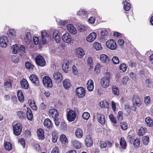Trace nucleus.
<instances>
[{
  "label": "nucleus",
  "mask_w": 153,
  "mask_h": 153,
  "mask_svg": "<svg viewBox=\"0 0 153 153\" xmlns=\"http://www.w3.org/2000/svg\"><path fill=\"white\" fill-rule=\"evenodd\" d=\"M53 79L56 82H60L63 79L62 76L59 72L54 73L53 75Z\"/></svg>",
  "instance_id": "nucleus-15"
},
{
  "label": "nucleus",
  "mask_w": 153,
  "mask_h": 153,
  "mask_svg": "<svg viewBox=\"0 0 153 153\" xmlns=\"http://www.w3.org/2000/svg\"><path fill=\"white\" fill-rule=\"evenodd\" d=\"M30 105L33 110H36L37 109V106L33 101V102H31L30 103Z\"/></svg>",
  "instance_id": "nucleus-59"
},
{
  "label": "nucleus",
  "mask_w": 153,
  "mask_h": 153,
  "mask_svg": "<svg viewBox=\"0 0 153 153\" xmlns=\"http://www.w3.org/2000/svg\"><path fill=\"white\" fill-rule=\"evenodd\" d=\"M94 47L97 50H100L102 48L101 44L98 42H96L94 43Z\"/></svg>",
  "instance_id": "nucleus-50"
},
{
  "label": "nucleus",
  "mask_w": 153,
  "mask_h": 153,
  "mask_svg": "<svg viewBox=\"0 0 153 153\" xmlns=\"http://www.w3.org/2000/svg\"><path fill=\"white\" fill-rule=\"evenodd\" d=\"M60 140L61 143L64 145L68 143L67 138L64 134H62L60 135Z\"/></svg>",
  "instance_id": "nucleus-37"
},
{
  "label": "nucleus",
  "mask_w": 153,
  "mask_h": 153,
  "mask_svg": "<svg viewBox=\"0 0 153 153\" xmlns=\"http://www.w3.org/2000/svg\"><path fill=\"white\" fill-rule=\"evenodd\" d=\"M5 149L8 151H10L12 149V145L8 142H5L4 143Z\"/></svg>",
  "instance_id": "nucleus-40"
},
{
  "label": "nucleus",
  "mask_w": 153,
  "mask_h": 153,
  "mask_svg": "<svg viewBox=\"0 0 153 153\" xmlns=\"http://www.w3.org/2000/svg\"><path fill=\"white\" fill-rule=\"evenodd\" d=\"M112 91L113 94L115 95H117L119 94V90L118 88L116 86H113L112 87Z\"/></svg>",
  "instance_id": "nucleus-48"
},
{
  "label": "nucleus",
  "mask_w": 153,
  "mask_h": 153,
  "mask_svg": "<svg viewBox=\"0 0 153 153\" xmlns=\"http://www.w3.org/2000/svg\"><path fill=\"white\" fill-rule=\"evenodd\" d=\"M145 122L147 126L149 127H152L153 126V121L150 117H146L145 119Z\"/></svg>",
  "instance_id": "nucleus-35"
},
{
  "label": "nucleus",
  "mask_w": 153,
  "mask_h": 153,
  "mask_svg": "<svg viewBox=\"0 0 153 153\" xmlns=\"http://www.w3.org/2000/svg\"><path fill=\"white\" fill-rule=\"evenodd\" d=\"M97 116L98 122L102 125H104L105 121L104 115L98 113Z\"/></svg>",
  "instance_id": "nucleus-17"
},
{
  "label": "nucleus",
  "mask_w": 153,
  "mask_h": 153,
  "mask_svg": "<svg viewBox=\"0 0 153 153\" xmlns=\"http://www.w3.org/2000/svg\"><path fill=\"white\" fill-rule=\"evenodd\" d=\"M75 135L77 138H81L83 135L82 130L80 128H77L75 131Z\"/></svg>",
  "instance_id": "nucleus-28"
},
{
  "label": "nucleus",
  "mask_w": 153,
  "mask_h": 153,
  "mask_svg": "<svg viewBox=\"0 0 153 153\" xmlns=\"http://www.w3.org/2000/svg\"><path fill=\"white\" fill-rule=\"evenodd\" d=\"M107 143L104 141H101L100 144V146L102 148H104L106 147Z\"/></svg>",
  "instance_id": "nucleus-64"
},
{
  "label": "nucleus",
  "mask_w": 153,
  "mask_h": 153,
  "mask_svg": "<svg viewBox=\"0 0 153 153\" xmlns=\"http://www.w3.org/2000/svg\"><path fill=\"white\" fill-rule=\"evenodd\" d=\"M44 125L47 131H48L52 128L53 124L51 121L48 118H47L45 120Z\"/></svg>",
  "instance_id": "nucleus-9"
},
{
  "label": "nucleus",
  "mask_w": 153,
  "mask_h": 153,
  "mask_svg": "<svg viewBox=\"0 0 153 153\" xmlns=\"http://www.w3.org/2000/svg\"><path fill=\"white\" fill-rule=\"evenodd\" d=\"M12 52L13 54H17L19 52V48L17 44L12 46L11 47Z\"/></svg>",
  "instance_id": "nucleus-36"
},
{
  "label": "nucleus",
  "mask_w": 153,
  "mask_h": 153,
  "mask_svg": "<svg viewBox=\"0 0 153 153\" xmlns=\"http://www.w3.org/2000/svg\"><path fill=\"white\" fill-rule=\"evenodd\" d=\"M63 41L65 43H69L71 41V35L68 33H65L63 35L62 37Z\"/></svg>",
  "instance_id": "nucleus-14"
},
{
  "label": "nucleus",
  "mask_w": 153,
  "mask_h": 153,
  "mask_svg": "<svg viewBox=\"0 0 153 153\" xmlns=\"http://www.w3.org/2000/svg\"><path fill=\"white\" fill-rule=\"evenodd\" d=\"M42 42L45 45L47 44L50 39L49 35L45 31H42L41 32Z\"/></svg>",
  "instance_id": "nucleus-5"
},
{
  "label": "nucleus",
  "mask_w": 153,
  "mask_h": 153,
  "mask_svg": "<svg viewBox=\"0 0 153 153\" xmlns=\"http://www.w3.org/2000/svg\"><path fill=\"white\" fill-rule=\"evenodd\" d=\"M78 30L80 32H84L89 31L90 28L87 25H80L78 27Z\"/></svg>",
  "instance_id": "nucleus-27"
},
{
  "label": "nucleus",
  "mask_w": 153,
  "mask_h": 153,
  "mask_svg": "<svg viewBox=\"0 0 153 153\" xmlns=\"http://www.w3.org/2000/svg\"><path fill=\"white\" fill-rule=\"evenodd\" d=\"M120 144L123 149H125L126 147V143L124 138L121 137L120 138Z\"/></svg>",
  "instance_id": "nucleus-45"
},
{
  "label": "nucleus",
  "mask_w": 153,
  "mask_h": 153,
  "mask_svg": "<svg viewBox=\"0 0 153 153\" xmlns=\"http://www.w3.org/2000/svg\"><path fill=\"white\" fill-rule=\"evenodd\" d=\"M71 142L73 147L75 148L79 149L81 148V145L78 141L74 140L72 141Z\"/></svg>",
  "instance_id": "nucleus-31"
},
{
  "label": "nucleus",
  "mask_w": 153,
  "mask_h": 153,
  "mask_svg": "<svg viewBox=\"0 0 153 153\" xmlns=\"http://www.w3.org/2000/svg\"><path fill=\"white\" fill-rule=\"evenodd\" d=\"M150 97L148 96L145 97L144 102L146 105L149 104L150 103Z\"/></svg>",
  "instance_id": "nucleus-62"
},
{
  "label": "nucleus",
  "mask_w": 153,
  "mask_h": 153,
  "mask_svg": "<svg viewBox=\"0 0 153 153\" xmlns=\"http://www.w3.org/2000/svg\"><path fill=\"white\" fill-rule=\"evenodd\" d=\"M70 66L69 62L68 61L65 60L63 63L62 67L63 70L65 72H67Z\"/></svg>",
  "instance_id": "nucleus-25"
},
{
  "label": "nucleus",
  "mask_w": 153,
  "mask_h": 153,
  "mask_svg": "<svg viewBox=\"0 0 153 153\" xmlns=\"http://www.w3.org/2000/svg\"><path fill=\"white\" fill-rule=\"evenodd\" d=\"M37 135L39 139L43 140L44 138V134L43 130L41 128L37 131Z\"/></svg>",
  "instance_id": "nucleus-26"
},
{
  "label": "nucleus",
  "mask_w": 153,
  "mask_h": 153,
  "mask_svg": "<svg viewBox=\"0 0 153 153\" xmlns=\"http://www.w3.org/2000/svg\"><path fill=\"white\" fill-rule=\"evenodd\" d=\"M48 112L50 116L53 119L57 118L59 116L58 112L56 109L55 108L50 109Z\"/></svg>",
  "instance_id": "nucleus-13"
},
{
  "label": "nucleus",
  "mask_w": 153,
  "mask_h": 153,
  "mask_svg": "<svg viewBox=\"0 0 153 153\" xmlns=\"http://www.w3.org/2000/svg\"><path fill=\"white\" fill-rule=\"evenodd\" d=\"M124 109L129 114L131 112L130 108L129 105L128 103L125 104L124 105Z\"/></svg>",
  "instance_id": "nucleus-57"
},
{
  "label": "nucleus",
  "mask_w": 153,
  "mask_h": 153,
  "mask_svg": "<svg viewBox=\"0 0 153 153\" xmlns=\"http://www.w3.org/2000/svg\"><path fill=\"white\" fill-rule=\"evenodd\" d=\"M21 85L22 88L27 89L29 88V84L27 81L25 79H23L21 80Z\"/></svg>",
  "instance_id": "nucleus-21"
},
{
  "label": "nucleus",
  "mask_w": 153,
  "mask_h": 153,
  "mask_svg": "<svg viewBox=\"0 0 153 153\" xmlns=\"http://www.w3.org/2000/svg\"><path fill=\"white\" fill-rule=\"evenodd\" d=\"M60 127L62 130H65L66 128V124L64 122H62L61 124Z\"/></svg>",
  "instance_id": "nucleus-63"
},
{
  "label": "nucleus",
  "mask_w": 153,
  "mask_h": 153,
  "mask_svg": "<svg viewBox=\"0 0 153 153\" xmlns=\"http://www.w3.org/2000/svg\"><path fill=\"white\" fill-rule=\"evenodd\" d=\"M109 117L111 121L114 124L116 123V120L112 114H111L109 116Z\"/></svg>",
  "instance_id": "nucleus-61"
},
{
  "label": "nucleus",
  "mask_w": 153,
  "mask_h": 153,
  "mask_svg": "<svg viewBox=\"0 0 153 153\" xmlns=\"http://www.w3.org/2000/svg\"><path fill=\"white\" fill-rule=\"evenodd\" d=\"M16 30L14 29H10L8 31V34L9 37L12 39H14L16 36Z\"/></svg>",
  "instance_id": "nucleus-22"
},
{
  "label": "nucleus",
  "mask_w": 153,
  "mask_h": 153,
  "mask_svg": "<svg viewBox=\"0 0 153 153\" xmlns=\"http://www.w3.org/2000/svg\"><path fill=\"white\" fill-rule=\"evenodd\" d=\"M120 126L121 128L124 130H126L127 128V123L126 122H122L121 123Z\"/></svg>",
  "instance_id": "nucleus-52"
},
{
  "label": "nucleus",
  "mask_w": 153,
  "mask_h": 153,
  "mask_svg": "<svg viewBox=\"0 0 153 153\" xmlns=\"http://www.w3.org/2000/svg\"><path fill=\"white\" fill-rule=\"evenodd\" d=\"M69 21L70 20H60L57 22L58 24L60 25L64 26L69 23Z\"/></svg>",
  "instance_id": "nucleus-43"
},
{
  "label": "nucleus",
  "mask_w": 153,
  "mask_h": 153,
  "mask_svg": "<svg viewBox=\"0 0 153 153\" xmlns=\"http://www.w3.org/2000/svg\"><path fill=\"white\" fill-rule=\"evenodd\" d=\"M107 34L108 32L105 29H101L100 34L102 38L105 39V37L107 36Z\"/></svg>",
  "instance_id": "nucleus-46"
},
{
  "label": "nucleus",
  "mask_w": 153,
  "mask_h": 153,
  "mask_svg": "<svg viewBox=\"0 0 153 153\" xmlns=\"http://www.w3.org/2000/svg\"><path fill=\"white\" fill-rule=\"evenodd\" d=\"M63 84L64 88L66 89H69L71 85V81L70 79H68L64 80Z\"/></svg>",
  "instance_id": "nucleus-23"
},
{
  "label": "nucleus",
  "mask_w": 153,
  "mask_h": 153,
  "mask_svg": "<svg viewBox=\"0 0 153 153\" xmlns=\"http://www.w3.org/2000/svg\"><path fill=\"white\" fill-rule=\"evenodd\" d=\"M97 34L95 32H92L87 37V41L89 42H93L96 38Z\"/></svg>",
  "instance_id": "nucleus-18"
},
{
  "label": "nucleus",
  "mask_w": 153,
  "mask_h": 153,
  "mask_svg": "<svg viewBox=\"0 0 153 153\" xmlns=\"http://www.w3.org/2000/svg\"><path fill=\"white\" fill-rule=\"evenodd\" d=\"M17 96L19 101L23 102L24 101V97L22 91L20 90H18L17 92Z\"/></svg>",
  "instance_id": "nucleus-29"
},
{
  "label": "nucleus",
  "mask_w": 153,
  "mask_h": 153,
  "mask_svg": "<svg viewBox=\"0 0 153 153\" xmlns=\"http://www.w3.org/2000/svg\"><path fill=\"white\" fill-rule=\"evenodd\" d=\"M29 79L36 86H39V81L37 76L33 74H31L30 77Z\"/></svg>",
  "instance_id": "nucleus-11"
},
{
  "label": "nucleus",
  "mask_w": 153,
  "mask_h": 153,
  "mask_svg": "<svg viewBox=\"0 0 153 153\" xmlns=\"http://www.w3.org/2000/svg\"><path fill=\"white\" fill-rule=\"evenodd\" d=\"M128 79V77L127 76H126L123 78L121 82L123 84L126 85L127 84Z\"/></svg>",
  "instance_id": "nucleus-56"
},
{
  "label": "nucleus",
  "mask_w": 153,
  "mask_h": 153,
  "mask_svg": "<svg viewBox=\"0 0 153 153\" xmlns=\"http://www.w3.org/2000/svg\"><path fill=\"white\" fill-rule=\"evenodd\" d=\"M8 44V40L7 37L4 36H2L0 37V45L1 47L5 48Z\"/></svg>",
  "instance_id": "nucleus-6"
},
{
  "label": "nucleus",
  "mask_w": 153,
  "mask_h": 153,
  "mask_svg": "<svg viewBox=\"0 0 153 153\" xmlns=\"http://www.w3.org/2000/svg\"><path fill=\"white\" fill-rule=\"evenodd\" d=\"M124 4L123 8L126 11L129 10L131 8L130 4L128 2L125 1L123 2Z\"/></svg>",
  "instance_id": "nucleus-34"
},
{
  "label": "nucleus",
  "mask_w": 153,
  "mask_h": 153,
  "mask_svg": "<svg viewBox=\"0 0 153 153\" xmlns=\"http://www.w3.org/2000/svg\"><path fill=\"white\" fill-rule=\"evenodd\" d=\"M17 114L18 117L20 119L23 120L25 118V114L24 113L21 111H17Z\"/></svg>",
  "instance_id": "nucleus-39"
},
{
  "label": "nucleus",
  "mask_w": 153,
  "mask_h": 153,
  "mask_svg": "<svg viewBox=\"0 0 153 153\" xmlns=\"http://www.w3.org/2000/svg\"><path fill=\"white\" fill-rule=\"evenodd\" d=\"M66 27L68 30L71 33L74 35L76 33L77 31L76 29L72 24H68Z\"/></svg>",
  "instance_id": "nucleus-16"
},
{
  "label": "nucleus",
  "mask_w": 153,
  "mask_h": 153,
  "mask_svg": "<svg viewBox=\"0 0 153 153\" xmlns=\"http://www.w3.org/2000/svg\"><path fill=\"white\" fill-rule=\"evenodd\" d=\"M90 116V114L88 112H84L83 113L82 117L84 119L88 120Z\"/></svg>",
  "instance_id": "nucleus-54"
},
{
  "label": "nucleus",
  "mask_w": 153,
  "mask_h": 153,
  "mask_svg": "<svg viewBox=\"0 0 153 153\" xmlns=\"http://www.w3.org/2000/svg\"><path fill=\"white\" fill-rule=\"evenodd\" d=\"M117 118L119 121H121L123 119V114L121 111H119L118 113Z\"/></svg>",
  "instance_id": "nucleus-55"
},
{
  "label": "nucleus",
  "mask_w": 153,
  "mask_h": 153,
  "mask_svg": "<svg viewBox=\"0 0 153 153\" xmlns=\"http://www.w3.org/2000/svg\"><path fill=\"white\" fill-rule=\"evenodd\" d=\"M25 66L26 68L30 71H32L34 67V65L30 62L28 61L25 62Z\"/></svg>",
  "instance_id": "nucleus-33"
},
{
  "label": "nucleus",
  "mask_w": 153,
  "mask_h": 153,
  "mask_svg": "<svg viewBox=\"0 0 153 153\" xmlns=\"http://www.w3.org/2000/svg\"><path fill=\"white\" fill-rule=\"evenodd\" d=\"M149 141V136H144L143 138V142L144 144L147 145Z\"/></svg>",
  "instance_id": "nucleus-51"
},
{
  "label": "nucleus",
  "mask_w": 153,
  "mask_h": 153,
  "mask_svg": "<svg viewBox=\"0 0 153 153\" xmlns=\"http://www.w3.org/2000/svg\"><path fill=\"white\" fill-rule=\"evenodd\" d=\"M4 86L6 91L10 90L12 87L11 83L8 81L5 82L4 84Z\"/></svg>",
  "instance_id": "nucleus-47"
},
{
  "label": "nucleus",
  "mask_w": 153,
  "mask_h": 153,
  "mask_svg": "<svg viewBox=\"0 0 153 153\" xmlns=\"http://www.w3.org/2000/svg\"><path fill=\"white\" fill-rule=\"evenodd\" d=\"M76 117V114L74 111L70 110L68 111L67 115V118L68 121L72 122L74 121Z\"/></svg>",
  "instance_id": "nucleus-10"
},
{
  "label": "nucleus",
  "mask_w": 153,
  "mask_h": 153,
  "mask_svg": "<svg viewBox=\"0 0 153 153\" xmlns=\"http://www.w3.org/2000/svg\"><path fill=\"white\" fill-rule=\"evenodd\" d=\"M112 60L113 63L115 64H118L119 63V59L118 57L116 56H114Z\"/></svg>",
  "instance_id": "nucleus-53"
},
{
  "label": "nucleus",
  "mask_w": 153,
  "mask_h": 153,
  "mask_svg": "<svg viewBox=\"0 0 153 153\" xmlns=\"http://www.w3.org/2000/svg\"><path fill=\"white\" fill-rule=\"evenodd\" d=\"M76 54L78 55V57L82 58L83 57L85 53L83 49L81 48H78L76 50Z\"/></svg>",
  "instance_id": "nucleus-24"
},
{
  "label": "nucleus",
  "mask_w": 153,
  "mask_h": 153,
  "mask_svg": "<svg viewBox=\"0 0 153 153\" xmlns=\"http://www.w3.org/2000/svg\"><path fill=\"white\" fill-rule=\"evenodd\" d=\"M87 88L90 91H92L94 88V82L91 79L88 80L86 84Z\"/></svg>",
  "instance_id": "nucleus-19"
},
{
  "label": "nucleus",
  "mask_w": 153,
  "mask_h": 153,
  "mask_svg": "<svg viewBox=\"0 0 153 153\" xmlns=\"http://www.w3.org/2000/svg\"><path fill=\"white\" fill-rule=\"evenodd\" d=\"M133 105L131 107L132 109L135 111L137 109V107H137L140 106L141 105V102L140 99L137 96H134L133 99Z\"/></svg>",
  "instance_id": "nucleus-8"
},
{
  "label": "nucleus",
  "mask_w": 153,
  "mask_h": 153,
  "mask_svg": "<svg viewBox=\"0 0 153 153\" xmlns=\"http://www.w3.org/2000/svg\"><path fill=\"white\" fill-rule=\"evenodd\" d=\"M100 59L103 63H108L109 61L108 57L105 54H102L100 56Z\"/></svg>",
  "instance_id": "nucleus-30"
},
{
  "label": "nucleus",
  "mask_w": 153,
  "mask_h": 153,
  "mask_svg": "<svg viewBox=\"0 0 153 153\" xmlns=\"http://www.w3.org/2000/svg\"><path fill=\"white\" fill-rule=\"evenodd\" d=\"M22 128V124L18 123L13 126V129L14 134L16 136L19 135L21 133Z\"/></svg>",
  "instance_id": "nucleus-1"
},
{
  "label": "nucleus",
  "mask_w": 153,
  "mask_h": 153,
  "mask_svg": "<svg viewBox=\"0 0 153 153\" xmlns=\"http://www.w3.org/2000/svg\"><path fill=\"white\" fill-rule=\"evenodd\" d=\"M146 129L145 128L140 127L139 130L138 134L140 136H143L146 132Z\"/></svg>",
  "instance_id": "nucleus-44"
},
{
  "label": "nucleus",
  "mask_w": 153,
  "mask_h": 153,
  "mask_svg": "<svg viewBox=\"0 0 153 153\" xmlns=\"http://www.w3.org/2000/svg\"><path fill=\"white\" fill-rule=\"evenodd\" d=\"M101 85L104 88H107L110 85V81L109 78L105 76L102 78L100 80Z\"/></svg>",
  "instance_id": "nucleus-7"
},
{
  "label": "nucleus",
  "mask_w": 153,
  "mask_h": 153,
  "mask_svg": "<svg viewBox=\"0 0 153 153\" xmlns=\"http://www.w3.org/2000/svg\"><path fill=\"white\" fill-rule=\"evenodd\" d=\"M127 67L126 64L124 63H122L120 65V70L123 72H125L127 69Z\"/></svg>",
  "instance_id": "nucleus-49"
},
{
  "label": "nucleus",
  "mask_w": 153,
  "mask_h": 153,
  "mask_svg": "<svg viewBox=\"0 0 153 153\" xmlns=\"http://www.w3.org/2000/svg\"><path fill=\"white\" fill-rule=\"evenodd\" d=\"M76 94L79 97H82L85 95V90L82 87L77 88L76 90Z\"/></svg>",
  "instance_id": "nucleus-12"
},
{
  "label": "nucleus",
  "mask_w": 153,
  "mask_h": 153,
  "mask_svg": "<svg viewBox=\"0 0 153 153\" xmlns=\"http://www.w3.org/2000/svg\"><path fill=\"white\" fill-rule=\"evenodd\" d=\"M52 141L53 142H56L57 140L58 135L56 132L55 131L53 132L52 134Z\"/></svg>",
  "instance_id": "nucleus-41"
},
{
  "label": "nucleus",
  "mask_w": 153,
  "mask_h": 153,
  "mask_svg": "<svg viewBox=\"0 0 153 153\" xmlns=\"http://www.w3.org/2000/svg\"><path fill=\"white\" fill-rule=\"evenodd\" d=\"M26 114L27 119L30 120H32L33 115L31 109L29 108H27Z\"/></svg>",
  "instance_id": "nucleus-32"
},
{
  "label": "nucleus",
  "mask_w": 153,
  "mask_h": 153,
  "mask_svg": "<svg viewBox=\"0 0 153 153\" xmlns=\"http://www.w3.org/2000/svg\"><path fill=\"white\" fill-rule=\"evenodd\" d=\"M88 14V12L85 10L81 9L78 11L76 15L79 16H84Z\"/></svg>",
  "instance_id": "nucleus-42"
},
{
  "label": "nucleus",
  "mask_w": 153,
  "mask_h": 153,
  "mask_svg": "<svg viewBox=\"0 0 153 153\" xmlns=\"http://www.w3.org/2000/svg\"><path fill=\"white\" fill-rule=\"evenodd\" d=\"M19 51L21 54H22L25 53V47L24 45H21L19 49Z\"/></svg>",
  "instance_id": "nucleus-58"
},
{
  "label": "nucleus",
  "mask_w": 153,
  "mask_h": 153,
  "mask_svg": "<svg viewBox=\"0 0 153 153\" xmlns=\"http://www.w3.org/2000/svg\"><path fill=\"white\" fill-rule=\"evenodd\" d=\"M133 144L135 146H138L140 144L139 139L138 138L135 139L134 141Z\"/></svg>",
  "instance_id": "nucleus-60"
},
{
  "label": "nucleus",
  "mask_w": 153,
  "mask_h": 153,
  "mask_svg": "<svg viewBox=\"0 0 153 153\" xmlns=\"http://www.w3.org/2000/svg\"><path fill=\"white\" fill-rule=\"evenodd\" d=\"M35 61L37 64L41 67L45 65L46 62L43 57L40 55H37L35 57Z\"/></svg>",
  "instance_id": "nucleus-2"
},
{
  "label": "nucleus",
  "mask_w": 153,
  "mask_h": 153,
  "mask_svg": "<svg viewBox=\"0 0 153 153\" xmlns=\"http://www.w3.org/2000/svg\"><path fill=\"white\" fill-rule=\"evenodd\" d=\"M85 143L88 147H90L93 144V140L90 135L86 136L85 139Z\"/></svg>",
  "instance_id": "nucleus-20"
},
{
  "label": "nucleus",
  "mask_w": 153,
  "mask_h": 153,
  "mask_svg": "<svg viewBox=\"0 0 153 153\" xmlns=\"http://www.w3.org/2000/svg\"><path fill=\"white\" fill-rule=\"evenodd\" d=\"M100 105L101 107L107 108L109 107V104L106 100H103L100 102Z\"/></svg>",
  "instance_id": "nucleus-38"
},
{
  "label": "nucleus",
  "mask_w": 153,
  "mask_h": 153,
  "mask_svg": "<svg viewBox=\"0 0 153 153\" xmlns=\"http://www.w3.org/2000/svg\"><path fill=\"white\" fill-rule=\"evenodd\" d=\"M43 83L45 87H51L52 83L51 79L48 76H45L42 79Z\"/></svg>",
  "instance_id": "nucleus-3"
},
{
  "label": "nucleus",
  "mask_w": 153,
  "mask_h": 153,
  "mask_svg": "<svg viewBox=\"0 0 153 153\" xmlns=\"http://www.w3.org/2000/svg\"><path fill=\"white\" fill-rule=\"evenodd\" d=\"M106 45L109 49L112 50H114L117 48L116 42L113 39H110L107 41Z\"/></svg>",
  "instance_id": "nucleus-4"
}]
</instances>
